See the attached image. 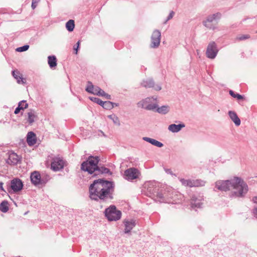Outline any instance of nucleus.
<instances>
[{
  "label": "nucleus",
  "mask_w": 257,
  "mask_h": 257,
  "mask_svg": "<svg viewBox=\"0 0 257 257\" xmlns=\"http://www.w3.org/2000/svg\"><path fill=\"white\" fill-rule=\"evenodd\" d=\"M216 188L221 191L231 190L237 197L242 196L247 191V186L240 178L234 177L230 180L218 181Z\"/></svg>",
  "instance_id": "1"
},
{
  "label": "nucleus",
  "mask_w": 257,
  "mask_h": 257,
  "mask_svg": "<svg viewBox=\"0 0 257 257\" xmlns=\"http://www.w3.org/2000/svg\"><path fill=\"white\" fill-rule=\"evenodd\" d=\"M112 187L110 182L102 179L95 180L89 188L90 197L94 200L104 199L108 195Z\"/></svg>",
  "instance_id": "2"
},
{
  "label": "nucleus",
  "mask_w": 257,
  "mask_h": 257,
  "mask_svg": "<svg viewBox=\"0 0 257 257\" xmlns=\"http://www.w3.org/2000/svg\"><path fill=\"white\" fill-rule=\"evenodd\" d=\"M65 164V161L59 156L50 155L48 156L45 161V165L47 168L50 167L54 171H57L63 168Z\"/></svg>",
  "instance_id": "3"
},
{
  "label": "nucleus",
  "mask_w": 257,
  "mask_h": 257,
  "mask_svg": "<svg viewBox=\"0 0 257 257\" xmlns=\"http://www.w3.org/2000/svg\"><path fill=\"white\" fill-rule=\"evenodd\" d=\"M98 162L97 157H90L86 161L81 164V169L92 174L97 169Z\"/></svg>",
  "instance_id": "4"
},
{
  "label": "nucleus",
  "mask_w": 257,
  "mask_h": 257,
  "mask_svg": "<svg viewBox=\"0 0 257 257\" xmlns=\"http://www.w3.org/2000/svg\"><path fill=\"white\" fill-rule=\"evenodd\" d=\"M105 215L109 221H116L120 219L121 212L114 205H111L105 210Z\"/></svg>",
  "instance_id": "5"
},
{
  "label": "nucleus",
  "mask_w": 257,
  "mask_h": 257,
  "mask_svg": "<svg viewBox=\"0 0 257 257\" xmlns=\"http://www.w3.org/2000/svg\"><path fill=\"white\" fill-rule=\"evenodd\" d=\"M86 91L94 95L103 96L107 99H111L110 95L106 93L99 87L93 86L92 83L89 82L88 83L87 87L86 88Z\"/></svg>",
  "instance_id": "6"
},
{
  "label": "nucleus",
  "mask_w": 257,
  "mask_h": 257,
  "mask_svg": "<svg viewBox=\"0 0 257 257\" xmlns=\"http://www.w3.org/2000/svg\"><path fill=\"white\" fill-rule=\"evenodd\" d=\"M138 106L148 110H153L157 108V100L153 97H148L140 101Z\"/></svg>",
  "instance_id": "7"
},
{
  "label": "nucleus",
  "mask_w": 257,
  "mask_h": 257,
  "mask_svg": "<svg viewBox=\"0 0 257 257\" xmlns=\"http://www.w3.org/2000/svg\"><path fill=\"white\" fill-rule=\"evenodd\" d=\"M140 174V172L137 169L130 168L124 172L125 179L128 180H132L139 177Z\"/></svg>",
  "instance_id": "8"
},
{
  "label": "nucleus",
  "mask_w": 257,
  "mask_h": 257,
  "mask_svg": "<svg viewBox=\"0 0 257 257\" xmlns=\"http://www.w3.org/2000/svg\"><path fill=\"white\" fill-rule=\"evenodd\" d=\"M217 51H218L215 43L211 42L209 44L207 47L206 55L208 58L213 59L215 57L217 53Z\"/></svg>",
  "instance_id": "9"
},
{
  "label": "nucleus",
  "mask_w": 257,
  "mask_h": 257,
  "mask_svg": "<svg viewBox=\"0 0 257 257\" xmlns=\"http://www.w3.org/2000/svg\"><path fill=\"white\" fill-rule=\"evenodd\" d=\"M160 38H161V33L160 31L158 30H155L153 32L152 36V47H157L159 46L160 43Z\"/></svg>",
  "instance_id": "10"
},
{
  "label": "nucleus",
  "mask_w": 257,
  "mask_h": 257,
  "mask_svg": "<svg viewBox=\"0 0 257 257\" xmlns=\"http://www.w3.org/2000/svg\"><path fill=\"white\" fill-rule=\"evenodd\" d=\"M11 188L14 192L20 191L23 186L22 181L20 179H14L11 181Z\"/></svg>",
  "instance_id": "11"
},
{
  "label": "nucleus",
  "mask_w": 257,
  "mask_h": 257,
  "mask_svg": "<svg viewBox=\"0 0 257 257\" xmlns=\"http://www.w3.org/2000/svg\"><path fill=\"white\" fill-rule=\"evenodd\" d=\"M31 180L32 182L35 185L40 184L42 182L40 174L37 171L34 172L31 174Z\"/></svg>",
  "instance_id": "12"
},
{
  "label": "nucleus",
  "mask_w": 257,
  "mask_h": 257,
  "mask_svg": "<svg viewBox=\"0 0 257 257\" xmlns=\"http://www.w3.org/2000/svg\"><path fill=\"white\" fill-rule=\"evenodd\" d=\"M28 106V104L26 101L23 100L19 103L18 106L16 108L15 110V113L17 114L20 112L21 114L23 113V111L26 109Z\"/></svg>",
  "instance_id": "13"
},
{
  "label": "nucleus",
  "mask_w": 257,
  "mask_h": 257,
  "mask_svg": "<svg viewBox=\"0 0 257 257\" xmlns=\"http://www.w3.org/2000/svg\"><path fill=\"white\" fill-rule=\"evenodd\" d=\"M20 158L19 156L15 153H11L9 155L7 162L11 165H15L18 163Z\"/></svg>",
  "instance_id": "14"
},
{
  "label": "nucleus",
  "mask_w": 257,
  "mask_h": 257,
  "mask_svg": "<svg viewBox=\"0 0 257 257\" xmlns=\"http://www.w3.org/2000/svg\"><path fill=\"white\" fill-rule=\"evenodd\" d=\"M13 75L17 80L18 83L24 84L26 83V79L22 77V74L18 70L13 71Z\"/></svg>",
  "instance_id": "15"
},
{
  "label": "nucleus",
  "mask_w": 257,
  "mask_h": 257,
  "mask_svg": "<svg viewBox=\"0 0 257 257\" xmlns=\"http://www.w3.org/2000/svg\"><path fill=\"white\" fill-rule=\"evenodd\" d=\"M36 137L35 134L32 132H29L27 135V142L29 146H33L36 143Z\"/></svg>",
  "instance_id": "16"
},
{
  "label": "nucleus",
  "mask_w": 257,
  "mask_h": 257,
  "mask_svg": "<svg viewBox=\"0 0 257 257\" xmlns=\"http://www.w3.org/2000/svg\"><path fill=\"white\" fill-rule=\"evenodd\" d=\"M124 225H125V232L127 233L129 232L135 226V222L131 220L130 221H125L124 222Z\"/></svg>",
  "instance_id": "17"
},
{
  "label": "nucleus",
  "mask_w": 257,
  "mask_h": 257,
  "mask_svg": "<svg viewBox=\"0 0 257 257\" xmlns=\"http://www.w3.org/2000/svg\"><path fill=\"white\" fill-rule=\"evenodd\" d=\"M48 63L51 68H55L57 66V59L55 56H49L48 57Z\"/></svg>",
  "instance_id": "18"
},
{
  "label": "nucleus",
  "mask_w": 257,
  "mask_h": 257,
  "mask_svg": "<svg viewBox=\"0 0 257 257\" xmlns=\"http://www.w3.org/2000/svg\"><path fill=\"white\" fill-rule=\"evenodd\" d=\"M229 115L230 117V118L232 119V120L234 122V123L236 125H239L240 124V120L239 118L237 116V114L236 113H235L233 111H229Z\"/></svg>",
  "instance_id": "19"
},
{
  "label": "nucleus",
  "mask_w": 257,
  "mask_h": 257,
  "mask_svg": "<svg viewBox=\"0 0 257 257\" xmlns=\"http://www.w3.org/2000/svg\"><path fill=\"white\" fill-rule=\"evenodd\" d=\"M185 125L184 124H172L169 125V130L172 132H178L179 131L182 127H184Z\"/></svg>",
  "instance_id": "20"
},
{
  "label": "nucleus",
  "mask_w": 257,
  "mask_h": 257,
  "mask_svg": "<svg viewBox=\"0 0 257 257\" xmlns=\"http://www.w3.org/2000/svg\"><path fill=\"white\" fill-rule=\"evenodd\" d=\"M157 199L158 201L160 202H170L169 198L167 197V196L166 193L164 195L159 194L157 196Z\"/></svg>",
  "instance_id": "21"
},
{
  "label": "nucleus",
  "mask_w": 257,
  "mask_h": 257,
  "mask_svg": "<svg viewBox=\"0 0 257 257\" xmlns=\"http://www.w3.org/2000/svg\"><path fill=\"white\" fill-rule=\"evenodd\" d=\"M144 139L156 146L161 147L163 146V144L161 143L154 139H152L149 138H144Z\"/></svg>",
  "instance_id": "22"
},
{
  "label": "nucleus",
  "mask_w": 257,
  "mask_h": 257,
  "mask_svg": "<svg viewBox=\"0 0 257 257\" xmlns=\"http://www.w3.org/2000/svg\"><path fill=\"white\" fill-rule=\"evenodd\" d=\"M180 181L181 182L182 184L185 186H188L190 187H194V180H185L184 179H181Z\"/></svg>",
  "instance_id": "23"
},
{
  "label": "nucleus",
  "mask_w": 257,
  "mask_h": 257,
  "mask_svg": "<svg viewBox=\"0 0 257 257\" xmlns=\"http://www.w3.org/2000/svg\"><path fill=\"white\" fill-rule=\"evenodd\" d=\"M28 121L30 124H32L34 121L36 116L35 113L32 111H31L28 113Z\"/></svg>",
  "instance_id": "24"
},
{
  "label": "nucleus",
  "mask_w": 257,
  "mask_h": 257,
  "mask_svg": "<svg viewBox=\"0 0 257 257\" xmlns=\"http://www.w3.org/2000/svg\"><path fill=\"white\" fill-rule=\"evenodd\" d=\"M74 21L72 20H70L68 21L66 24V27L68 31L71 32L74 28Z\"/></svg>",
  "instance_id": "25"
},
{
  "label": "nucleus",
  "mask_w": 257,
  "mask_h": 257,
  "mask_svg": "<svg viewBox=\"0 0 257 257\" xmlns=\"http://www.w3.org/2000/svg\"><path fill=\"white\" fill-rule=\"evenodd\" d=\"M101 106L106 109H110L114 106L113 103L110 101H104L102 102Z\"/></svg>",
  "instance_id": "26"
},
{
  "label": "nucleus",
  "mask_w": 257,
  "mask_h": 257,
  "mask_svg": "<svg viewBox=\"0 0 257 257\" xmlns=\"http://www.w3.org/2000/svg\"><path fill=\"white\" fill-rule=\"evenodd\" d=\"M0 210L4 212H6L8 211L9 206L7 202L3 201L0 204Z\"/></svg>",
  "instance_id": "27"
},
{
  "label": "nucleus",
  "mask_w": 257,
  "mask_h": 257,
  "mask_svg": "<svg viewBox=\"0 0 257 257\" xmlns=\"http://www.w3.org/2000/svg\"><path fill=\"white\" fill-rule=\"evenodd\" d=\"M220 17V14H213L212 16H209L207 21L204 22V25L205 26H207V22H212L213 20H215L217 18H219Z\"/></svg>",
  "instance_id": "28"
},
{
  "label": "nucleus",
  "mask_w": 257,
  "mask_h": 257,
  "mask_svg": "<svg viewBox=\"0 0 257 257\" xmlns=\"http://www.w3.org/2000/svg\"><path fill=\"white\" fill-rule=\"evenodd\" d=\"M169 107L167 106H163L157 108V111L159 113H166L169 111Z\"/></svg>",
  "instance_id": "29"
},
{
  "label": "nucleus",
  "mask_w": 257,
  "mask_h": 257,
  "mask_svg": "<svg viewBox=\"0 0 257 257\" xmlns=\"http://www.w3.org/2000/svg\"><path fill=\"white\" fill-rule=\"evenodd\" d=\"M194 187L203 186L205 185V182L200 180H194Z\"/></svg>",
  "instance_id": "30"
},
{
  "label": "nucleus",
  "mask_w": 257,
  "mask_h": 257,
  "mask_svg": "<svg viewBox=\"0 0 257 257\" xmlns=\"http://www.w3.org/2000/svg\"><path fill=\"white\" fill-rule=\"evenodd\" d=\"M229 94L231 96H232L234 98H236V99L239 100V99H242L243 96L239 94H236L233 91L230 90L229 91Z\"/></svg>",
  "instance_id": "31"
},
{
  "label": "nucleus",
  "mask_w": 257,
  "mask_h": 257,
  "mask_svg": "<svg viewBox=\"0 0 257 257\" xmlns=\"http://www.w3.org/2000/svg\"><path fill=\"white\" fill-rule=\"evenodd\" d=\"M89 99L93 102H94L99 105H101L102 103V101L100 99L98 98H96V97H89Z\"/></svg>",
  "instance_id": "32"
},
{
  "label": "nucleus",
  "mask_w": 257,
  "mask_h": 257,
  "mask_svg": "<svg viewBox=\"0 0 257 257\" xmlns=\"http://www.w3.org/2000/svg\"><path fill=\"white\" fill-rule=\"evenodd\" d=\"M29 46L28 45H25L23 47H19L17 49V51L18 52H24L27 50L29 49Z\"/></svg>",
  "instance_id": "33"
},
{
  "label": "nucleus",
  "mask_w": 257,
  "mask_h": 257,
  "mask_svg": "<svg viewBox=\"0 0 257 257\" xmlns=\"http://www.w3.org/2000/svg\"><path fill=\"white\" fill-rule=\"evenodd\" d=\"M110 119H112L114 123H118V118L115 116L114 115H111L108 116Z\"/></svg>",
  "instance_id": "34"
},
{
  "label": "nucleus",
  "mask_w": 257,
  "mask_h": 257,
  "mask_svg": "<svg viewBox=\"0 0 257 257\" xmlns=\"http://www.w3.org/2000/svg\"><path fill=\"white\" fill-rule=\"evenodd\" d=\"M39 2H40V0H33L32 1V8L33 9H35L36 8L37 5Z\"/></svg>",
  "instance_id": "35"
},
{
  "label": "nucleus",
  "mask_w": 257,
  "mask_h": 257,
  "mask_svg": "<svg viewBox=\"0 0 257 257\" xmlns=\"http://www.w3.org/2000/svg\"><path fill=\"white\" fill-rule=\"evenodd\" d=\"M249 37L248 35H246L241 36L237 38V39L238 40H243L247 39L249 38Z\"/></svg>",
  "instance_id": "36"
},
{
  "label": "nucleus",
  "mask_w": 257,
  "mask_h": 257,
  "mask_svg": "<svg viewBox=\"0 0 257 257\" xmlns=\"http://www.w3.org/2000/svg\"><path fill=\"white\" fill-rule=\"evenodd\" d=\"M79 45H80V42L78 41L77 43V47H75V46L74 47V49L76 51L75 54L77 53V50L79 47Z\"/></svg>",
  "instance_id": "37"
},
{
  "label": "nucleus",
  "mask_w": 257,
  "mask_h": 257,
  "mask_svg": "<svg viewBox=\"0 0 257 257\" xmlns=\"http://www.w3.org/2000/svg\"><path fill=\"white\" fill-rule=\"evenodd\" d=\"M174 15V13L173 12H171L170 13L169 16H168V19L170 20V19H172L173 18Z\"/></svg>",
  "instance_id": "38"
},
{
  "label": "nucleus",
  "mask_w": 257,
  "mask_h": 257,
  "mask_svg": "<svg viewBox=\"0 0 257 257\" xmlns=\"http://www.w3.org/2000/svg\"><path fill=\"white\" fill-rule=\"evenodd\" d=\"M253 213L254 216L257 218V207L253 210Z\"/></svg>",
  "instance_id": "39"
},
{
  "label": "nucleus",
  "mask_w": 257,
  "mask_h": 257,
  "mask_svg": "<svg viewBox=\"0 0 257 257\" xmlns=\"http://www.w3.org/2000/svg\"><path fill=\"white\" fill-rule=\"evenodd\" d=\"M253 201L255 203H257V196L253 198Z\"/></svg>",
  "instance_id": "40"
},
{
  "label": "nucleus",
  "mask_w": 257,
  "mask_h": 257,
  "mask_svg": "<svg viewBox=\"0 0 257 257\" xmlns=\"http://www.w3.org/2000/svg\"><path fill=\"white\" fill-rule=\"evenodd\" d=\"M2 185H3V183H0V188H1V190L3 191L4 190V188L3 187Z\"/></svg>",
  "instance_id": "41"
},
{
  "label": "nucleus",
  "mask_w": 257,
  "mask_h": 257,
  "mask_svg": "<svg viewBox=\"0 0 257 257\" xmlns=\"http://www.w3.org/2000/svg\"><path fill=\"white\" fill-rule=\"evenodd\" d=\"M161 89V87L158 86H157V90H160Z\"/></svg>",
  "instance_id": "42"
},
{
  "label": "nucleus",
  "mask_w": 257,
  "mask_h": 257,
  "mask_svg": "<svg viewBox=\"0 0 257 257\" xmlns=\"http://www.w3.org/2000/svg\"><path fill=\"white\" fill-rule=\"evenodd\" d=\"M149 87H151V86H152V83H151V82H150V85H149Z\"/></svg>",
  "instance_id": "43"
}]
</instances>
